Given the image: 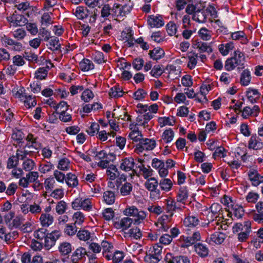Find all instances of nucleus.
<instances>
[{
    "label": "nucleus",
    "instance_id": "50",
    "mask_svg": "<svg viewBox=\"0 0 263 263\" xmlns=\"http://www.w3.org/2000/svg\"><path fill=\"white\" fill-rule=\"evenodd\" d=\"M73 218L75 219L74 225H81L84 221V215L81 212H76L73 216Z\"/></svg>",
    "mask_w": 263,
    "mask_h": 263
},
{
    "label": "nucleus",
    "instance_id": "6",
    "mask_svg": "<svg viewBox=\"0 0 263 263\" xmlns=\"http://www.w3.org/2000/svg\"><path fill=\"white\" fill-rule=\"evenodd\" d=\"M134 223V220L130 217H124L122 218L120 220L114 222V226L117 229H122V230H127L128 229L132 223Z\"/></svg>",
    "mask_w": 263,
    "mask_h": 263
},
{
    "label": "nucleus",
    "instance_id": "62",
    "mask_svg": "<svg viewBox=\"0 0 263 263\" xmlns=\"http://www.w3.org/2000/svg\"><path fill=\"white\" fill-rule=\"evenodd\" d=\"M99 125L97 123H92L90 127L87 129V133L91 136H93L98 133Z\"/></svg>",
    "mask_w": 263,
    "mask_h": 263
},
{
    "label": "nucleus",
    "instance_id": "52",
    "mask_svg": "<svg viewBox=\"0 0 263 263\" xmlns=\"http://www.w3.org/2000/svg\"><path fill=\"white\" fill-rule=\"evenodd\" d=\"M148 252L152 254V255H154L158 257V258H160L161 259L162 258L161 256L162 248L159 246L158 245H155L153 247V248H150Z\"/></svg>",
    "mask_w": 263,
    "mask_h": 263
},
{
    "label": "nucleus",
    "instance_id": "48",
    "mask_svg": "<svg viewBox=\"0 0 263 263\" xmlns=\"http://www.w3.org/2000/svg\"><path fill=\"white\" fill-rule=\"evenodd\" d=\"M48 73V70L46 68L41 67L38 69V70L35 72V78L39 80H43L45 79Z\"/></svg>",
    "mask_w": 263,
    "mask_h": 263
},
{
    "label": "nucleus",
    "instance_id": "38",
    "mask_svg": "<svg viewBox=\"0 0 263 263\" xmlns=\"http://www.w3.org/2000/svg\"><path fill=\"white\" fill-rule=\"evenodd\" d=\"M35 166L34 162L32 159L28 158L25 159L22 164L23 169L26 172L31 171Z\"/></svg>",
    "mask_w": 263,
    "mask_h": 263
},
{
    "label": "nucleus",
    "instance_id": "42",
    "mask_svg": "<svg viewBox=\"0 0 263 263\" xmlns=\"http://www.w3.org/2000/svg\"><path fill=\"white\" fill-rule=\"evenodd\" d=\"M56 114L59 115V118L62 122H67L71 120V115L68 112V110H61L60 112Z\"/></svg>",
    "mask_w": 263,
    "mask_h": 263
},
{
    "label": "nucleus",
    "instance_id": "3",
    "mask_svg": "<svg viewBox=\"0 0 263 263\" xmlns=\"http://www.w3.org/2000/svg\"><path fill=\"white\" fill-rule=\"evenodd\" d=\"M61 233L59 230L52 231L50 233H47L45 240H44V247L47 250L50 249L53 247L57 240L60 237Z\"/></svg>",
    "mask_w": 263,
    "mask_h": 263
},
{
    "label": "nucleus",
    "instance_id": "2",
    "mask_svg": "<svg viewBox=\"0 0 263 263\" xmlns=\"http://www.w3.org/2000/svg\"><path fill=\"white\" fill-rule=\"evenodd\" d=\"M73 209L81 208L86 211H90L92 209V205L89 198L78 197L71 203Z\"/></svg>",
    "mask_w": 263,
    "mask_h": 263
},
{
    "label": "nucleus",
    "instance_id": "54",
    "mask_svg": "<svg viewBox=\"0 0 263 263\" xmlns=\"http://www.w3.org/2000/svg\"><path fill=\"white\" fill-rule=\"evenodd\" d=\"M144 261L146 263H158L160 260V258L152 255L149 252H147L144 258Z\"/></svg>",
    "mask_w": 263,
    "mask_h": 263
},
{
    "label": "nucleus",
    "instance_id": "28",
    "mask_svg": "<svg viewBox=\"0 0 263 263\" xmlns=\"http://www.w3.org/2000/svg\"><path fill=\"white\" fill-rule=\"evenodd\" d=\"M79 66L80 69L84 71H87L89 70L93 69L94 65L92 62L86 59H83L80 63Z\"/></svg>",
    "mask_w": 263,
    "mask_h": 263
},
{
    "label": "nucleus",
    "instance_id": "21",
    "mask_svg": "<svg viewBox=\"0 0 263 263\" xmlns=\"http://www.w3.org/2000/svg\"><path fill=\"white\" fill-rule=\"evenodd\" d=\"M196 252L201 257H205L209 254V249L205 245L198 243L194 246Z\"/></svg>",
    "mask_w": 263,
    "mask_h": 263
},
{
    "label": "nucleus",
    "instance_id": "51",
    "mask_svg": "<svg viewBox=\"0 0 263 263\" xmlns=\"http://www.w3.org/2000/svg\"><path fill=\"white\" fill-rule=\"evenodd\" d=\"M77 230L76 225L67 224L65 226L64 232L68 236H72L76 233Z\"/></svg>",
    "mask_w": 263,
    "mask_h": 263
},
{
    "label": "nucleus",
    "instance_id": "39",
    "mask_svg": "<svg viewBox=\"0 0 263 263\" xmlns=\"http://www.w3.org/2000/svg\"><path fill=\"white\" fill-rule=\"evenodd\" d=\"M174 136V133L171 129L165 130L162 136V140L167 143L172 141Z\"/></svg>",
    "mask_w": 263,
    "mask_h": 263
},
{
    "label": "nucleus",
    "instance_id": "58",
    "mask_svg": "<svg viewBox=\"0 0 263 263\" xmlns=\"http://www.w3.org/2000/svg\"><path fill=\"white\" fill-rule=\"evenodd\" d=\"M24 58L32 62L37 63V55L31 51H25L24 54Z\"/></svg>",
    "mask_w": 263,
    "mask_h": 263
},
{
    "label": "nucleus",
    "instance_id": "9",
    "mask_svg": "<svg viewBox=\"0 0 263 263\" xmlns=\"http://www.w3.org/2000/svg\"><path fill=\"white\" fill-rule=\"evenodd\" d=\"M147 23L152 28H159L164 25V21L161 16L149 15L148 17Z\"/></svg>",
    "mask_w": 263,
    "mask_h": 263
},
{
    "label": "nucleus",
    "instance_id": "25",
    "mask_svg": "<svg viewBox=\"0 0 263 263\" xmlns=\"http://www.w3.org/2000/svg\"><path fill=\"white\" fill-rule=\"evenodd\" d=\"M198 218L195 216H189L186 217L184 221V224L187 227L194 228L199 224Z\"/></svg>",
    "mask_w": 263,
    "mask_h": 263
},
{
    "label": "nucleus",
    "instance_id": "45",
    "mask_svg": "<svg viewBox=\"0 0 263 263\" xmlns=\"http://www.w3.org/2000/svg\"><path fill=\"white\" fill-rule=\"evenodd\" d=\"M47 230L45 228H41L34 232V236L37 239L45 240L47 234Z\"/></svg>",
    "mask_w": 263,
    "mask_h": 263
},
{
    "label": "nucleus",
    "instance_id": "40",
    "mask_svg": "<svg viewBox=\"0 0 263 263\" xmlns=\"http://www.w3.org/2000/svg\"><path fill=\"white\" fill-rule=\"evenodd\" d=\"M18 160L19 158L16 155L10 157L7 161V167L8 169L14 168L16 167L18 164Z\"/></svg>",
    "mask_w": 263,
    "mask_h": 263
},
{
    "label": "nucleus",
    "instance_id": "63",
    "mask_svg": "<svg viewBox=\"0 0 263 263\" xmlns=\"http://www.w3.org/2000/svg\"><path fill=\"white\" fill-rule=\"evenodd\" d=\"M93 56L94 61L99 64L104 63L106 61L104 60V54L102 52L96 51Z\"/></svg>",
    "mask_w": 263,
    "mask_h": 263
},
{
    "label": "nucleus",
    "instance_id": "17",
    "mask_svg": "<svg viewBox=\"0 0 263 263\" xmlns=\"http://www.w3.org/2000/svg\"><path fill=\"white\" fill-rule=\"evenodd\" d=\"M235 60H234L235 63L236 64L237 66H240L241 67H238V69H242L244 68L243 65L245 60V57L244 54L241 52L240 50H237L234 52V57H232Z\"/></svg>",
    "mask_w": 263,
    "mask_h": 263
},
{
    "label": "nucleus",
    "instance_id": "4",
    "mask_svg": "<svg viewBox=\"0 0 263 263\" xmlns=\"http://www.w3.org/2000/svg\"><path fill=\"white\" fill-rule=\"evenodd\" d=\"M133 8V4L130 0H128V3L125 4L122 8L119 4H114L112 8H111L112 15L119 16L125 15L126 13H129Z\"/></svg>",
    "mask_w": 263,
    "mask_h": 263
},
{
    "label": "nucleus",
    "instance_id": "11",
    "mask_svg": "<svg viewBox=\"0 0 263 263\" xmlns=\"http://www.w3.org/2000/svg\"><path fill=\"white\" fill-rule=\"evenodd\" d=\"M249 179L253 186H257L263 182V176L260 175L256 171H250L248 173Z\"/></svg>",
    "mask_w": 263,
    "mask_h": 263
},
{
    "label": "nucleus",
    "instance_id": "32",
    "mask_svg": "<svg viewBox=\"0 0 263 263\" xmlns=\"http://www.w3.org/2000/svg\"><path fill=\"white\" fill-rule=\"evenodd\" d=\"M124 92L119 85L115 86L110 89L109 95L111 97L119 98L123 95Z\"/></svg>",
    "mask_w": 263,
    "mask_h": 263
},
{
    "label": "nucleus",
    "instance_id": "53",
    "mask_svg": "<svg viewBox=\"0 0 263 263\" xmlns=\"http://www.w3.org/2000/svg\"><path fill=\"white\" fill-rule=\"evenodd\" d=\"M197 58L198 54L195 53H193L192 55H189V61L187 66L190 69H192L195 68L197 63Z\"/></svg>",
    "mask_w": 263,
    "mask_h": 263
},
{
    "label": "nucleus",
    "instance_id": "44",
    "mask_svg": "<svg viewBox=\"0 0 263 263\" xmlns=\"http://www.w3.org/2000/svg\"><path fill=\"white\" fill-rule=\"evenodd\" d=\"M196 48H198L201 52H207L210 53L212 52V49L210 46L205 42H198L196 45Z\"/></svg>",
    "mask_w": 263,
    "mask_h": 263
},
{
    "label": "nucleus",
    "instance_id": "64",
    "mask_svg": "<svg viewBox=\"0 0 263 263\" xmlns=\"http://www.w3.org/2000/svg\"><path fill=\"white\" fill-rule=\"evenodd\" d=\"M66 206L67 204L65 201L61 200L58 202L55 208L57 213L59 214H63L65 212Z\"/></svg>",
    "mask_w": 263,
    "mask_h": 263
},
{
    "label": "nucleus",
    "instance_id": "57",
    "mask_svg": "<svg viewBox=\"0 0 263 263\" xmlns=\"http://www.w3.org/2000/svg\"><path fill=\"white\" fill-rule=\"evenodd\" d=\"M124 257V253L122 251H116L113 254L112 260L114 263H119L121 262Z\"/></svg>",
    "mask_w": 263,
    "mask_h": 263
},
{
    "label": "nucleus",
    "instance_id": "12",
    "mask_svg": "<svg viewBox=\"0 0 263 263\" xmlns=\"http://www.w3.org/2000/svg\"><path fill=\"white\" fill-rule=\"evenodd\" d=\"M177 209L176 203L171 200H167L165 211L167 215H163V218H166V219L169 220L173 215V212Z\"/></svg>",
    "mask_w": 263,
    "mask_h": 263
},
{
    "label": "nucleus",
    "instance_id": "59",
    "mask_svg": "<svg viewBox=\"0 0 263 263\" xmlns=\"http://www.w3.org/2000/svg\"><path fill=\"white\" fill-rule=\"evenodd\" d=\"M234 60L235 59L232 57L226 60L224 65L226 70L227 71H231L237 66L236 64L235 63Z\"/></svg>",
    "mask_w": 263,
    "mask_h": 263
},
{
    "label": "nucleus",
    "instance_id": "16",
    "mask_svg": "<svg viewBox=\"0 0 263 263\" xmlns=\"http://www.w3.org/2000/svg\"><path fill=\"white\" fill-rule=\"evenodd\" d=\"M225 238L224 233L216 232L211 235L209 243L212 245H220L224 241Z\"/></svg>",
    "mask_w": 263,
    "mask_h": 263
},
{
    "label": "nucleus",
    "instance_id": "19",
    "mask_svg": "<svg viewBox=\"0 0 263 263\" xmlns=\"http://www.w3.org/2000/svg\"><path fill=\"white\" fill-rule=\"evenodd\" d=\"M53 217L48 213L42 214L40 218L41 224L44 227H48L52 224Z\"/></svg>",
    "mask_w": 263,
    "mask_h": 263
},
{
    "label": "nucleus",
    "instance_id": "13",
    "mask_svg": "<svg viewBox=\"0 0 263 263\" xmlns=\"http://www.w3.org/2000/svg\"><path fill=\"white\" fill-rule=\"evenodd\" d=\"M87 254L86 249L83 247L77 248L71 255V258L72 263H78V261L85 257Z\"/></svg>",
    "mask_w": 263,
    "mask_h": 263
},
{
    "label": "nucleus",
    "instance_id": "27",
    "mask_svg": "<svg viewBox=\"0 0 263 263\" xmlns=\"http://www.w3.org/2000/svg\"><path fill=\"white\" fill-rule=\"evenodd\" d=\"M159 182L155 177H151L147 179L144 183L145 187L149 191L156 189L158 187Z\"/></svg>",
    "mask_w": 263,
    "mask_h": 263
},
{
    "label": "nucleus",
    "instance_id": "5",
    "mask_svg": "<svg viewBox=\"0 0 263 263\" xmlns=\"http://www.w3.org/2000/svg\"><path fill=\"white\" fill-rule=\"evenodd\" d=\"M222 208L220 204L217 203H213L211 207V213H209L208 215V220L209 222H214L216 224H218L217 218L218 216L217 215L221 210Z\"/></svg>",
    "mask_w": 263,
    "mask_h": 263
},
{
    "label": "nucleus",
    "instance_id": "29",
    "mask_svg": "<svg viewBox=\"0 0 263 263\" xmlns=\"http://www.w3.org/2000/svg\"><path fill=\"white\" fill-rule=\"evenodd\" d=\"M251 74L248 69H245L243 71L240 76V83L243 86H247L249 84L251 81Z\"/></svg>",
    "mask_w": 263,
    "mask_h": 263
},
{
    "label": "nucleus",
    "instance_id": "15",
    "mask_svg": "<svg viewBox=\"0 0 263 263\" xmlns=\"http://www.w3.org/2000/svg\"><path fill=\"white\" fill-rule=\"evenodd\" d=\"M73 14L79 20H83L88 17L90 14L89 10L84 6H78L76 8Z\"/></svg>",
    "mask_w": 263,
    "mask_h": 263
},
{
    "label": "nucleus",
    "instance_id": "23",
    "mask_svg": "<svg viewBox=\"0 0 263 263\" xmlns=\"http://www.w3.org/2000/svg\"><path fill=\"white\" fill-rule=\"evenodd\" d=\"M65 181L67 185L70 187H76L79 183V181L76 175L71 173H68L66 175Z\"/></svg>",
    "mask_w": 263,
    "mask_h": 263
},
{
    "label": "nucleus",
    "instance_id": "22",
    "mask_svg": "<svg viewBox=\"0 0 263 263\" xmlns=\"http://www.w3.org/2000/svg\"><path fill=\"white\" fill-rule=\"evenodd\" d=\"M248 147L255 150L261 149L263 147V143L257 140L256 136H252L249 140Z\"/></svg>",
    "mask_w": 263,
    "mask_h": 263
},
{
    "label": "nucleus",
    "instance_id": "56",
    "mask_svg": "<svg viewBox=\"0 0 263 263\" xmlns=\"http://www.w3.org/2000/svg\"><path fill=\"white\" fill-rule=\"evenodd\" d=\"M17 189V185L15 183H11L6 186V189L5 191V193L8 196H12L14 195L16 190Z\"/></svg>",
    "mask_w": 263,
    "mask_h": 263
},
{
    "label": "nucleus",
    "instance_id": "60",
    "mask_svg": "<svg viewBox=\"0 0 263 263\" xmlns=\"http://www.w3.org/2000/svg\"><path fill=\"white\" fill-rule=\"evenodd\" d=\"M166 28L167 33L170 35L173 36L176 34L177 31V27L176 24L172 22H169L166 25Z\"/></svg>",
    "mask_w": 263,
    "mask_h": 263
},
{
    "label": "nucleus",
    "instance_id": "37",
    "mask_svg": "<svg viewBox=\"0 0 263 263\" xmlns=\"http://www.w3.org/2000/svg\"><path fill=\"white\" fill-rule=\"evenodd\" d=\"M14 26H22L26 25L27 22V19L23 15L21 14H14Z\"/></svg>",
    "mask_w": 263,
    "mask_h": 263
},
{
    "label": "nucleus",
    "instance_id": "14",
    "mask_svg": "<svg viewBox=\"0 0 263 263\" xmlns=\"http://www.w3.org/2000/svg\"><path fill=\"white\" fill-rule=\"evenodd\" d=\"M134 165V160L132 157L125 158L122 160L120 168L124 171L128 172L133 170Z\"/></svg>",
    "mask_w": 263,
    "mask_h": 263
},
{
    "label": "nucleus",
    "instance_id": "47",
    "mask_svg": "<svg viewBox=\"0 0 263 263\" xmlns=\"http://www.w3.org/2000/svg\"><path fill=\"white\" fill-rule=\"evenodd\" d=\"M24 99L25 106L27 108H29L31 107H33L36 104V101L34 99V98H32V96L31 95L25 96V97Z\"/></svg>",
    "mask_w": 263,
    "mask_h": 263
},
{
    "label": "nucleus",
    "instance_id": "46",
    "mask_svg": "<svg viewBox=\"0 0 263 263\" xmlns=\"http://www.w3.org/2000/svg\"><path fill=\"white\" fill-rule=\"evenodd\" d=\"M133 186L129 182H125L121 187L120 192L122 196H127L130 194Z\"/></svg>",
    "mask_w": 263,
    "mask_h": 263
},
{
    "label": "nucleus",
    "instance_id": "8",
    "mask_svg": "<svg viewBox=\"0 0 263 263\" xmlns=\"http://www.w3.org/2000/svg\"><path fill=\"white\" fill-rule=\"evenodd\" d=\"M251 229V222L249 221H245L244 222L243 231L238 234V240L240 242L246 241L249 237Z\"/></svg>",
    "mask_w": 263,
    "mask_h": 263
},
{
    "label": "nucleus",
    "instance_id": "30",
    "mask_svg": "<svg viewBox=\"0 0 263 263\" xmlns=\"http://www.w3.org/2000/svg\"><path fill=\"white\" fill-rule=\"evenodd\" d=\"M128 137L133 142H140L143 138V135L138 129H134L129 134Z\"/></svg>",
    "mask_w": 263,
    "mask_h": 263
},
{
    "label": "nucleus",
    "instance_id": "31",
    "mask_svg": "<svg viewBox=\"0 0 263 263\" xmlns=\"http://www.w3.org/2000/svg\"><path fill=\"white\" fill-rule=\"evenodd\" d=\"M159 184L162 190L168 192L172 189L173 183L171 179L164 178L160 180Z\"/></svg>",
    "mask_w": 263,
    "mask_h": 263
},
{
    "label": "nucleus",
    "instance_id": "61",
    "mask_svg": "<svg viewBox=\"0 0 263 263\" xmlns=\"http://www.w3.org/2000/svg\"><path fill=\"white\" fill-rule=\"evenodd\" d=\"M93 96H94L92 91L87 89L83 92L81 96V98L85 102H88L93 98Z\"/></svg>",
    "mask_w": 263,
    "mask_h": 263
},
{
    "label": "nucleus",
    "instance_id": "1",
    "mask_svg": "<svg viewBox=\"0 0 263 263\" xmlns=\"http://www.w3.org/2000/svg\"><path fill=\"white\" fill-rule=\"evenodd\" d=\"M156 141L152 139L143 138L135 145V151L139 154L144 151H152L156 147Z\"/></svg>",
    "mask_w": 263,
    "mask_h": 263
},
{
    "label": "nucleus",
    "instance_id": "55",
    "mask_svg": "<svg viewBox=\"0 0 263 263\" xmlns=\"http://www.w3.org/2000/svg\"><path fill=\"white\" fill-rule=\"evenodd\" d=\"M164 70L159 65H155L151 71V74L152 76L158 78L160 77L163 73Z\"/></svg>",
    "mask_w": 263,
    "mask_h": 263
},
{
    "label": "nucleus",
    "instance_id": "33",
    "mask_svg": "<svg viewBox=\"0 0 263 263\" xmlns=\"http://www.w3.org/2000/svg\"><path fill=\"white\" fill-rule=\"evenodd\" d=\"M48 41L50 45L49 48L50 50L55 51L60 49L61 47V44L59 43V40L58 37L52 36L50 38Z\"/></svg>",
    "mask_w": 263,
    "mask_h": 263
},
{
    "label": "nucleus",
    "instance_id": "24",
    "mask_svg": "<svg viewBox=\"0 0 263 263\" xmlns=\"http://www.w3.org/2000/svg\"><path fill=\"white\" fill-rule=\"evenodd\" d=\"M177 201L184 203L188 198V191L186 187H181L177 195Z\"/></svg>",
    "mask_w": 263,
    "mask_h": 263
},
{
    "label": "nucleus",
    "instance_id": "34",
    "mask_svg": "<svg viewBox=\"0 0 263 263\" xmlns=\"http://www.w3.org/2000/svg\"><path fill=\"white\" fill-rule=\"evenodd\" d=\"M18 236V233L16 231L7 232L1 239L4 240L7 244L11 243Z\"/></svg>",
    "mask_w": 263,
    "mask_h": 263
},
{
    "label": "nucleus",
    "instance_id": "18",
    "mask_svg": "<svg viewBox=\"0 0 263 263\" xmlns=\"http://www.w3.org/2000/svg\"><path fill=\"white\" fill-rule=\"evenodd\" d=\"M58 251L62 255H67L72 251V245L67 241L62 242L60 243L58 247Z\"/></svg>",
    "mask_w": 263,
    "mask_h": 263
},
{
    "label": "nucleus",
    "instance_id": "35",
    "mask_svg": "<svg viewBox=\"0 0 263 263\" xmlns=\"http://www.w3.org/2000/svg\"><path fill=\"white\" fill-rule=\"evenodd\" d=\"M231 206L233 211L234 216L237 218H241L244 215L245 211L241 205L237 204H231Z\"/></svg>",
    "mask_w": 263,
    "mask_h": 263
},
{
    "label": "nucleus",
    "instance_id": "10",
    "mask_svg": "<svg viewBox=\"0 0 263 263\" xmlns=\"http://www.w3.org/2000/svg\"><path fill=\"white\" fill-rule=\"evenodd\" d=\"M207 12L203 8L199 7L192 16V19L199 23H203L206 21Z\"/></svg>",
    "mask_w": 263,
    "mask_h": 263
},
{
    "label": "nucleus",
    "instance_id": "41",
    "mask_svg": "<svg viewBox=\"0 0 263 263\" xmlns=\"http://www.w3.org/2000/svg\"><path fill=\"white\" fill-rule=\"evenodd\" d=\"M91 233L86 230H80L77 233V237L81 240L87 241L91 238Z\"/></svg>",
    "mask_w": 263,
    "mask_h": 263
},
{
    "label": "nucleus",
    "instance_id": "36",
    "mask_svg": "<svg viewBox=\"0 0 263 263\" xmlns=\"http://www.w3.org/2000/svg\"><path fill=\"white\" fill-rule=\"evenodd\" d=\"M103 198L105 202L108 204H111L115 202V193L110 191H107L104 193Z\"/></svg>",
    "mask_w": 263,
    "mask_h": 263
},
{
    "label": "nucleus",
    "instance_id": "7",
    "mask_svg": "<svg viewBox=\"0 0 263 263\" xmlns=\"http://www.w3.org/2000/svg\"><path fill=\"white\" fill-rule=\"evenodd\" d=\"M166 263H191L190 259L185 256H172L171 253H167L165 256Z\"/></svg>",
    "mask_w": 263,
    "mask_h": 263
},
{
    "label": "nucleus",
    "instance_id": "43",
    "mask_svg": "<svg viewBox=\"0 0 263 263\" xmlns=\"http://www.w3.org/2000/svg\"><path fill=\"white\" fill-rule=\"evenodd\" d=\"M54 165L50 162H47L46 163H42L39 166V171L43 174L47 173L53 170Z\"/></svg>",
    "mask_w": 263,
    "mask_h": 263
},
{
    "label": "nucleus",
    "instance_id": "20",
    "mask_svg": "<svg viewBox=\"0 0 263 263\" xmlns=\"http://www.w3.org/2000/svg\"><path fill=\"white\" fill-rule=\"evenodd\" d=\"M149 55L151 59L157 61L164 57L165 52L161 48H155L149 51Z\"/></svg>",
    "mask_w": 263,
    "mask_h": 263
},
{
    "label": "nucleus",
    "instance_id": "49",
    "mask_svg": "<svg viewBox=\"0 0 263 263\" xmlns=\"http://www.w3.org/2000/svg\"><path fill=\"white\" fill-rule=\"evenodd\" d=\"M70 162L67 158L61 159L58 163V168L62 171H67L69 168Z\"/></svg>",
    "mask_w": 263,
    "mask_h": 263
},
{
    "label": "nucleus",
    "instance_id": "26",
    "mask_svg": "<svg viewBox=\"0 0 263 263\" xmlns=\"http://www.w3.org/2000/svg\"><path fill=\"white\" fill-rule=\"evenodd\" d=\"M106 174L110 180H115L120 176V173L115 165H110L106 170Z\"/></svg>",
    "mask_w": 263,
    "mask_h": 263
}]
</instances>
